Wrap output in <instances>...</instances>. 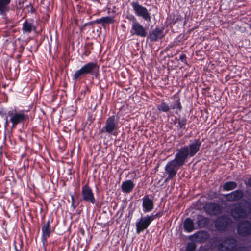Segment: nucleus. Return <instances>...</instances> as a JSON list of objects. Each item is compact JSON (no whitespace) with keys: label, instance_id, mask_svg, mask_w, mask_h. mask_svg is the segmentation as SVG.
<instances>
[{"label":"nucleus","instance_id":"393cba45","mask_svg":"<svg viewBox=\"0 0 251 251\" xmlns=\"http://www.w3.org/2000/svg\"><path fill=\"white\" fill-rule=\"evenodd\" d=\"M197 241L200 243L205 242L209 238V235L206 231L198 232L194 234Z\"/></svg>","mask_w":251,"mask_h":251},{"label":"nucleus","instance_id":"c85d7f7f","mask_svg":"<svg viewBox=\"0 0 251 251\" xmlns=\"http://www.w3.org/2000/svg\"><path fill=\"white\" fill-rule=\"evenodd\" d=\"M237 186V183L235 181H227L223 185V190L224 191H229L235 189Z\"/></svg>","mask_w":251,"mask_h":251},{"label":"nucleus","instance_id":"e433bc0d","mask_svg":"<svg viewBox=\"0 0 251 251\" xmlns=\"http://www.w3.org/2000/svg\"><path fill=\"white\" fill-rule=\"evenodd\" d=\"M26 1V0H19L17 7L18 9H21L23 8V4Z\"/></svg>","mask_w":251,"mask_h":251},{"label":"nucleus","instance_id":"c756f323","mask_svg":"<svg viewBox=\"0 0 251 251\" xmlns=\"http://www.w3.org/2000/svg\"><path fill=\"white\" fill-rule=\"evenodd\" d=\"M156 108L160 112L165 113L169 112L171 109L169 104L164 101L161 102L159 104H157L156 106Z\"/></svg>","mask_w":251,"mask_h":251},{"label":"nucleus","instance_id":"f3484780","mask_svg":"<svg viewBox=\"0 0 251 251\" xmlns=\"http://www.w3.org/2000/svg\"><path fill=\"white\" fill-rule=\"evenodd\" d=\"M150 224L146 216L138 219L136 222V233L139 234L143 232L148 228Z\"/></svg>","mask_w":251,"mask_h":251},{"label":"nucleus","instance_id":"ea45409f","mask_svg":"<svg viewBox=\"0 0 251 251\" xmlns=\"http://www.w3.org/2000/svg\"><path fill=\"white\" fill-rule=\"evenodd\" d=\"M28 6H30V9L29 10V11L30 12H31V13H34L35 12L36 10H35V9L34 8L33 5L31 3H30L29 5Z\"/></svg>","mask_w":251,"mask_h":251},{"label":"nucleus","instance_id":"6ab92c4d","mask_svg":"<svg viewBox=\"0 0 251 251\" xmlns=\"http://www.w3.org/2000/svg\"><path fill=\"white\" fill-rule=\"evenodd\" d=\"M12 0H0V15L4 19H7V13L10 10L9 4Z\"/></svg>","mask_w":251,"mask_h":251},{"label":"nucleus","instance_id":"8fccbe9b","mask_svg":"<svg viewBox=\"0 0 251 251\" xmlns=\"http://www.w3.org/2000/svg\"><path fill=\"white\" fill-rule=\"evenodd\" d=\"M7 125H8V121H7V120H6V121L5 122V126H7Z\"/></svg>","mask_w":251,"mask_h":251},{"label":"nucleus","instance_id":"1a4fd4ad","mask_svg":"<svg viewBox=\"0 0 251 251\" xmlns=\"http://www.w3.org/2000/svg\"><path fill=\"white\" fill-rule=\"evenodd\" d=\"M88 75H91L92 78L97 79L100 76V66L95 62H89L83 65Z\"/></svg>","mask_w":251,"mask_h":251},{"label":"nucleus","instance_id":"c03bdc74","mask_svg":"<svg viewBox=\"0 0 251 251\" xmlns=\"http://www.w3.org/2000/svg\"><path fill=\"white\" fill-rule=\"evenodd\" d=\"M179 117H175L174 120L173 121V123L175 125L178 124Z\"/></svg>","mask_w":251,"mask_h":251},{"label":"nucleus","instance_id":"09e8293b","mask_svg":"<svg viewBox=\"0 0 251 251\" xmlns=\"http://www.w3.org/2000/svg\"><path fill=\"white\" fill-rule=\"evenodd\" d=\"M7 86V85L6 84H3L2 85V87L4 88H5Z\"/></svg>","mask_w":251,"mask_h":251},{"label":"nucleus","instance_id":"b1692460","mask_svg":"<svg viewBox=\"0 0 251 251\" xmlns=\"http://www.w3.org/2000/svg\"><path fill=\"white\" fill-rule=\"evenodd\" d=\"M87 76L88 75H87L85 69L83 66H82L79 69L76 70L73 75L72 79L76 82L77 80H79L83 78L87 77Z\"/></svg>","mask_w":251,"mask_h":251},{"label":"nucleus","instance_id":"c9c22d12","mask_svg":"<svg viewBox=\"0 0 251 251\" xmlns=\"http://www.w3.org/2000/svg\"><path fill=\"white\" fill-rule=\"evenodd\" d=\"M179 60H180L182 63L185 64L187 65H188V64L187 61V57L186 55L184 54H181L179 56Z\"/></svg>","mask_w":251,"mask_h":251},{"label":"nucleus","instance_id":"a18cd8bd","mask_svg":"<svg viewBox=\"0 0 251 251\" xmlns=\"http://www.w3.org/2000/svg\"><path fill=\"white\" fill-rule=\"evenodd\" d=\"M20 170L23 172V174H25V166L24 165L21 169Z\"/></svg>","mask_w":251,"mask_h":251},{"label":"nucleus","instance_id":"473e14b6","mask_svg":"<svg viewBox=\"0 0 251 251\" xmlns=\"http://www.w3.org/2000/svg\"><path fill=\"white\" fill-rule=\"evenodd\" d=\"M126 18L129 21L132 22V24H134L135 23L138 22L137 21V19L136 18V17L132 14L126 15Z\"/></svg>","mask_w":251,"mask_h":251},{"label":"nucleus","instance_id":"9b49d317","mask_svg":"<svg viewBox=\"0 0 251 251\" xmlns=\"http://www.w3.org/2000/svg\"><path fill=\"white\" fill-rule=\"evenodd\" d=\"M131 36H135L141 38H145L148 35L146 28L139 22L132 24L130 30Z\"/></svg>","mask_w":251,"mask_h":251},{"label":"nucleus","instance_id":"9d476101","mask_svg":"<svg viewBox=\"0 0 251 251\" xmlns=\"http://www.w3.org/2000/svg\"><path fill=\"white\" fill-rule=\"evenodd\" d=\"M238 234L242 237H246L251 234V223L248 220L240 222L237 226Z\"/></svg>","mask_w":251,"mask_h":251},{"label":"nucleus","instance_id":"2eb2a0df","mask_svg":"<svg viewBox=\"0 0 251 251\" xmlns=\"http://www.w3.org/2000/svg\"><path fill=\"white\" fill-rule=\"evenodd\" d=\"M244 193L241 189H237L231 192L224 195L226 201L228 202L237 201L244 197Z\"/></svg>","mask_w":251,"mask_h":251},{"label":"nucleus","instance_id":"a878e982","mask_svg":"<svg viewBox=\"0 0 251 251\" xmlns=\"http://www.w3.org/2000/svg\"><path fill=\"white\" fill-rule=\"evenodd\" d=\"M209 222V219L207 217L200 215L198 217L197 224L200 228L205 227L208 225Z\"/></svg>","mask_w":251,"mask_h":251},{"label":"nucleus","instance_id":"4c0bfd02","mask_svg":"<svg viewBox=\"0 0 251 251\" xmlns=\"http://www.w3.org/2000/svg\"><path fill=\"white\" fill-rule=\"evenodd\" d=\"M182 20V18L181 16L178 15L176 18H174L173 19V22L174 24L178 23Z\"/></svg>","mask_w":251,"mask_h":251},{"label":"nucleus","instance_id":"f704fd0d","mask_svg":"<svg viewBox=\"0 0 251 251\" xmlns=\"http://www.w3.org/2000/svg\"><path fill=\"white\" fill-rule=\"evenodd\" d=\"M145 216L146 217L150 224H151V223L154 220L157 218L155 216V214H154L153 213H152L151 215H147Z\"/></svg>","mask_w":251,"mask_h":251},{"label":"nucleus","instance_id":"aec40b11","mask_svg":"<svg viewBox=\"0 0 251 251\" xmlns=\"http://www.w3.org/2000/svg\"><path fill=\"white\" fill-rule=\"evenodd\" d=\"M187 121L188 120L186 116L179 117L178 124L176 126L177 130L178 131H180L178 134V136L179 138L182 137L184 134V132H183V130H187L188 128L186 127Z\"/></svg>","mask_w":251,"mask_h":251},{"label":"nucleus","instance_id":"ddd939ff","mask_svg":"<svg viewBox=\"0 0 251 251\" xmlns=\"http://www.w3.org/2000/svg\"><path fill=\"white\" fill-rule=\"evenodd\" d=\"M164 27L161 28L156 27L154 29L149 32L147 36V39L151 42H155L159 40L162 39L165 35L164 33Z\"/></svg>","mask_w":251,"mask_h":251},{"label":"nucleus","instance_id":"6e6552de","mask_svg":"<svg viewBox=\"0 0 251 251\" xmlns=\"http://www.w3.org/2000/svg\"><path fill=\"white\" fill-rule=\"evenodd\" d=\"M181 167L182 166L174 160L169 161L164 168L165 173L168 175L167 177L165 178V182H167L175 177L178 169Z\"/></svg>","mask_w":251,"mask_h":251},{"label":"nucleus","instance_id":"3c124183","mask_svg":"<svg viewBox=\"0 0 251 251\" xmlns=\"http://www.w3.org/2000/svg\"><path fill=\"white\" fill-rule=\"evenodd\" d=\"M2 172H1V170L0 169V175L1 174Z\"/></svg>","mask_w":251,"mask_h":251},{"label":"nucleus","instance_id":"423d86ee","mask_svg":"<svg viewBox=\"0 0 251 251\" xmlns=\"http://www.w3.org/2000/svg\"><path fill=\"white\" fill-rule=\"evenodd\" d=\"M130 4L137 16L142 17L143 19L148 22H151V13L146 7L140 5L137 1H133L131 2Z\"/></svg>","mask_w":251,"mask_h":251},{"label":"nucleus","instance_id":"49530a36","mask_svg":"<svg viewBox=\"0 0 251 251\" xmlns=\"http://www.w3.org/2000/svg\"><path fill=\"white\" fill-rule=\"evenodd\" d=\"M245 184L246 185H248L249 186L251 187V177L248 179V183H245Z\"/></svg>","mask_w":251,"mask_h":251},{"label":"nucleus","instance_id":"a19ab883","mask_svg":"<svg viewBox=\"0 0 251 251\" xmlns=\"http://www.w3.org/2000/svg\"><path fill=\"white\" fill-rule=\"evenodd\" d=\"M164 214V212L163 211H159L155 214V216L157 218H159L161 217Z\"/></svg>","mask_w":251,"mask_h":251},{"label":"nucleus","instance_id":"a211bd4d","mask_svg":"<svg viewBox=\"0 0 251 251\" xmlns=\"http://www.w3.org/2000/svg\"><path fill=\"white\" fill-rule=\"evenodd\" d=\"M142 207L143 211L145 213L150 212L153 209V201L148 195L145 196L142 198Z\"/></svg>","mask_w":251,"mask_h":251},{"label":"nucleus","instance_id":"f03ea898","mask_svg":"<svg viewBox=\"0 0 251 251\" xmlns=\"http://www.w3.org/2000/svg\"><path fill=\"white\" fill-rule=\"evenodd\" d=\"M119 117L115 115L109 116L106 120L104 125L100 130L99 133L117 136L119 134Z\"/></svg>","mask_w":251,"mask_h":251},{"label":"nucleus","instance_id":"de8ad7c7","mask_svg":"<svg viewBox=\"0 0 251 251\" xmlns=\"http://www.w3.org/2000/svg\"><path fill=\"white\" fill-rule=\"evenodd\" d=\"M132 214H133V212L132 211H129L128 217H129V218H130L129 220H130L131 219L132 217Z\"/></svg>","mask_w":251,"mask_h":251},{"label":"nucleus","instance_id":"bb28decb","mask_svg":"<svg viewBox=\"0 0 251 251\" xmlns=\"http://www.w3.org/2000/svg\"><path fill=\"white\" fill-rule=\"evenodd\" d=\"M170 108L173 110H176L175 113L177 115L182 110V106L181 103L180 99L179 98L174 101L171 105Z\"/></svg>","mask_w":251,"mask_h":251},{"label":"nucleus","instance_id":"7c9ffc66","mask_svg":"<svg viewBox=\"0 0 251 251\" xmlns=\"http://www.w3.org/2000/svg\"><path fill=\"white\" fill-rule=\"evenodd\" d=\"M196 248V244L194 242H191L187 244L185 250L186 251H195Z\"/></svg>","mask_w":251,"mask_h":251},{"label":"nucleus","instance_id":"4468645a","mask_svg":"<svg viewBox=\"0 0 251 251\" xmlns=\"http://www.w3.org/2000/svg\"><path fill=\"white\" fill-rule=\"evenodd\" d=\"M53 221V219H49L46 223H44L42 226L41 241L43 245L46 247L47 245V239L50 236L51 233L50 223Z\"/></svg>","mask_w":251,"mask_h":251},{"label":"nucleus","instance_id":"72a5a7b5","mask_svg":"<svg viewBox=\"0 0 251 251\" xmlns=\"http://www.w3.org/2000/svg\"><path fill=\"white\" fill-rule=\"evenodd\" d=\"M207 196L209 199H213L218 198V194L216 192L210 191L207 194Z\"/></svg>","mask_w":251,"mask_h":251},{"label":"nucleus","instance_id":"f257e3e1","mask_svg":"<svg viewBox=\"0 0 251 251\" xmlns=\"http://www.w3.org/2000/svg\"><path fill=\"white\" fill-rule=\"evenodd\" d=\"M201 144L200 139H197L188 145L177 149L173 160L181 166H183L190 158L194 156L199 151Z\"/></svg>","mask_w":251,"mask_h":251},{"label":"nucleus","instance_id":"5701e85b","mask_svg":"<svg viewBox=\"0 0 251 251\" xmlns=\"http://www.w3.org/2000/svg\"><path fill=\"white\" fill-rule=\"evenodd\" d=\"M33 19L26 20L23 24L22 30L24 33H30L32 30L35 31L36 27L33 25Z\"/></svg>","mask_w":251,"mask_h":251},{"label":"nucleus","instance_id":"dca6fc26","mask_svg":"<svg viewBox=\"0 0 251 251\" xmlns=\"http://www.w3.org/2000/svg\"><path fill=\"white\" fill-rule=\"evenodd\" d=\"M205 212L211 215H217L222 213V208L219 204L210 202L206 203L204 206Z\"/></svg>","mask_w":251,"mask_h":251},{"label":"nucleus","instance_id":"cd10ccee","mask_svg":"<svg viewBox=\"0 0 251 251\" xmlns=\"http://www.w3.org/2000/svg\"><path fill=\"white\" fill-rule=\"evenodd\" d=\"M194 223L192 220L190 218H187L183 224V227L185 230L189 233L191 232L194 229Z\"/></svg>","mask_w":251,"mask_h":251},{"label":"nucleus","instance_id":"39448f33","mask_svg":"<svg viewBox=\"0 0 251 251\" xmlns=\"http://www.w3.org/2000/svg\"><path fill=\"white\" fill-rule=\"evenodd\" d=\"M233 221L232 219L226 215L218 217L215 220L214 227L216 229L220 232L226 231L229 227Z\"/></svg>","mask_w":251,"mask_h":251},{"label":"nucleus","instance_id":"f8f14e48","mask_svg":"<svg viewBox=\"0 0 251 251\" xmlns=\"http://www.w3.org/2000/svg\"><path fill=\"white\" fill-rule=\"evenodd\" d=\"M81 196L82 200L85 202L92 204H94L96 202L94 194L88 184H85L82 187Z\"/></svg>","mask_w":251,"mask_h":251},{"label":"nucleus","instance_id":"7ed1b4c3","mask_svg":"<svg viewBox=\"0 0 251 251\" xmlns=\"http://www.w3.org/2000/svg\"><path fill=\"white\" fill-rule=\"evenodd\" d=\"M246 206L244 207L241 203H237L230 210V214L235 221H238L241 219L246 218L251 213V203L246 201Z\"/></svg>","mask_w":251,"mask_h":251},{"label":"nucleus","instance_id":"37998d69","mask_svg":"<svg viewBox=\"0 0 251 251\" xmlns=\"http://www.w3.org/2000/svg\"><path fill=\"white\" fill-rule=\"evenodd\" d=\"M74 202H75L74 198V197L72 196V203H71V206H72V207H73V208L75 209V208L76 206L74 205Z\"/></svg>","mask_w":251,"mask_h":251},{"label":"nucleus","instance_id":"58836bf2","mask_svg":"<svg viewBox=\"0 0 251 251\" xmlns=\"http://www.w3.org/2000/svg\"><path fill=\"white\" fill-rule=\"evenodd\" d=\"M233 251H249V250L245 247H240L235 249Z\"/></svg>","mask_w":251,"mask_h":251},{"label":"nucleus","instance_id":"0eeeda50","mask_svg":"<svg viewBox=\"0 0 251 251\" xmlns=\"http://www.w3.org/2000/svg\"><path fill=\"white\" fill-rule=\"evenodd\" d=\"M237 246V241L232 237H226L218 245L219 251H233Z\"/></svg>","mask_w":251,"mask_h":251},{"label":"nucleus","instance_id":"79ce46f5","mask_svg":"<svg viewBox=\"0 0 251 251\" xmlns=\"http://www.w3.org/2000/svg\"><path fill=\"white\" fill-rule=\"evenodd\" d=\"M91 54V51L89 50H85L83 54L86 56H88Z\"/></svg>","mask_w":251,"mask_h":251},{"label":"nucleus","instance_id":"412c9836","mask_svg":"<svg viewBox=\"0 0 251 251\" xmlns=\"http://www.w3.org/2000/svg\"><path fill=\"white\" fill-rule=\"evenodd\" d=\"M113 17L105 16L102 17L99 19L92 21L90 22L91 24H100L103 27H105L107 25L113 24L115 22Z\"/></svg>","mask_w":251,"mask_h":251},{"label":"nucleus","instance_id":"20e7f679","mask_svg":"<svg viewBox=\"0 0 251 251\" xmlns=\"http://www.w3.org/2000/svg\"><path fill=\"white\" fill-rule=\"evenodd\" d=\"M8 116L10 118V122L12 123V128H15L18 124L24 123L29 119L28 115L25 113L24 110L19 111L16 110L9 111Z\"/></svg>","mask_w":251,"mask_h":251},{"label":"nucleus","instance_id":"2f4dec72","mask_svg":"<svg viewBox=\"0 0 251 251\" xmlns=\"http://www.w3.org/2000/svg\"><path fill=\"white\" fill-rule=\"evenodd\" d=\"M22 248V241L18 239L14 241V248L16 251H21Z\"/></svg>","mask_w":251,"mask_h":251},{"label":"nucleus","instance_id":"4be33fe9","mask_svg":"<svg viewBox=\"0 0 251 251\" xmlns=\"http://www.w3.org/2000/svg\"><path fill=\"white\" fill-rule=\"evenodd\" d=\"M135 184L132 180H126L123 181L121 184L122 191L124 193L129 194L132 191Z\"/></svg>","mask_w":251,"mask_h":251}]
</instances>
